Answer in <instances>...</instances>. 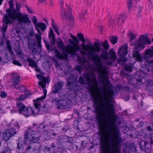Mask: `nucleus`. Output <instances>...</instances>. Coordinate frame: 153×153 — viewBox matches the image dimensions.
Masks as SVG:
<instances>
[{"label":"nucleus","mask_w":153,"mask_h":153,"mask_svg":"<svg viewBox=\"0 0 153 153\" xmlns=\"http://www.w3.org/2000/svg\"><path fill=\"white\" fill-rule=\"evenodd\" d=\"M149 61H147L145 62L142 65V67L144 69L145 71H147V72H149L150 70H152Z\"/></svg>","instance_id":"obj_27"},{"label":"nucleus","mask_w":153,"mask_h":153,"mask_svg":"<svg viewBox=\"0 0 153 153\" xmlns=\"http://www.w3.org/2000/svg\"><path fill=\"white\" fill-rule=\"evenodd\" d=\"M32 22L35 25V27H36L38 23H37V20L36 17L35 16H33L32 18Z\"/></svg>","instance_id":"obj_59"},{"label":"nucleus","mask_w":153,"mask_h":153,"mask_svg":"<svg viewBox=\"0 0 153 153\" xmlns=\"http://www.w3.org/2000/svg\"><path fill=\"white\" fill-rule=\"evenodd\" d=\"M109 54L110 56V60L113 59V62H115L117 58L115 52L114 51L113 49H111L109 50Z\"/></svg>","instance_id":"obj_31"},{"label":"nucleus","mask_w":153,"mask_h":153,"mask_svg":"<svg viewBox=\"0 0 153 153\" xmlns=\"http://www.w3.org/2000/svg\"><path fill=\"white\" fill-rule=\"evenodd\" d=\"M71 78H69L67 79V86L68 88L70 90L73 89L77 86V77H76L74 80L71 81Z\"/></svg>","instance_id":"obj_17"},{"label":"nucleus","mask_w":153,"mask_h":153,"mask_svg":"<svg viewBox=\"0 0 153 153\" xmlns=\"http://www.w3.org/2000/svg\"><path fill=\"white\" fill-rule=\"evenodd\" d=\"M26 106L23 103L20 102H17L16 110L19 114H23Z\"/></svg>","instance_id":"obj_19"},{"label":"nucleus","mask_w":153,"mask_h":153,"mask_svg":"<svg viewBox=\"0 0 153 153\" xmlns=\"http://www.w3.org/2000/svg\"><path fill=\"white\" fill-rule=\"evenodd\" d=\"M15 88L16 89L19 90L21 92L27 93L29 91L26 90L25 87L22 85H20L18 86H15Z\"/></svg>","instance_id":"obj_36"},{"label":"nucleus","mask_w":153,"mask_h":153,"mask_svg":"<svg viewBox=\"0 0 153 153\" xmlns=\"http://www.w3.org/2000/svg\"><path fill=\"white\" fill-rule=\"evenodd\" d=\"M108 24L109 26H111L112 25L114 24L115 22V19L113 20L111 18V16H108Z\"/></svg>","instance_id":"obj_44"},{"label":"nucleus","mask_w":153,"mask_h":153,"mask_svg":"<svg viewBox=\"0 0 153 153\" xmlns=\"http://www.w3.org/2000/svg\"><path fill=\"white\" fill-rule=\"evenodd\" d=\"M150 143L147 141H141L139 144L141 150L147 153L150 152L151 145H153V136L149 139Z\"/></svg>","instance_id":"obj_11"},{"label":"nucleus","mask_w":153,"mask_h":153,"mask_svg":"<svg viewBox=\"0 0 153 153\" xmlns=\"http://www.w3.org/2000/svg\"><path fill=\"white\" fill-rule=\"evenodd\" d=\"M100 82L103 81L105 83H110V82L108 76L106 75H104L103 76H101L100 80Z\"/></svg>","instance_id":"obj_37"},{"label":"nucleus","mask_w":153,"mask_h":153,"mask_svg":"<svg viewBox=\"0 0 153 153\" xmlns=\"http://www.w3.org/2000/svg\"><path fill=\"white\" fill-rule=\"evenodd\" d=\"M126 146L128 149H130L134 150L135 152H137V151L136 149L137 147L135 146V144L134 142H130L126 145Z\"/></svg>","instance_id":"obj_35"},{"label":"nucleus","mask_w":153,"mask_h":153,"mask_svg":"<svg viewBox=\"0 0 153 153\" xmlns=\"http://www.w3.org/2000/svg\"><path fill=\"white\" fill-rule=\"evenodd\" d=\"M151 42L147 35H142L140 37L139 39L132 43L134 48L141 51L145 47L146 45H149Z\"/></svg>","instance_id":"obj_4"},{"label":"nucleus","mask_w":153,"mask_h":153,"mask_svg":"<svg viewBox=\"0 0 153 153\" xmlns=\"http://www.w3.org/2000/svg\"><path fill=\"white\" fill-rule=\"evenodd\" d=\"M5 33H2L3 35V39H5V40H6V43L7 45V50L11 54H13V52L12 49V46L11 45L10 41L9 40L7 39H5L6 37V35L5 34Z\"/></svg>","instance_id":"obj_20"},{"label":"nucleus","mask_w":153,"mask_h":153,"mask_svg":"<svg viewBox=\"0 0 153 153\" xmlns=\"http://www.w3.org/2000/svg\"><path fill=\"white\" fill-rule=\"evenodd\" d=\"M140 51L134 48L132 51V56L135 59L136 61L138 62L142 61V59L141 56V55L140 53Z\"/></svg>","instance_id":"obj_18"},{"label":"nucleus","mask_w":153,"mask_h":153,"mask_svg":"<svg viewBox=\"0 0 153 153\" xmlns=\"http://www.w3.org/2000/svg\"><path fill=\"white\" fill-rule=\"evenodd\" d=\"M124 90L126 91H129L131 92L132 91V89L128 86H124L123 87Z\"/></svg>","instance_id":"obj_63"},{"label":"nucleus","mask_w":153,"mask_h":153,"mask_svg":"<svg viewBox=\"0 0 153 153\" xmlns=\"http://www.w3.org/2000/svg\"><path fill=\"white\" fill-rule=\"evenodd\" d=\"M88 48H94V46L93 45L92 42H90L88 45H87L85 50H87Z\"/></svg>","instance_id":"obj_62"},{"label":"nucleus","mask_w":153,"mask_h":153,"mask_svg":"<svg viewBox=\"0 0 153 153\" xmlns=\"http://www.w3.org/2000/svg\"><path fill=\"white\" fill-rule=\"evenodd\" d=\"M31 148L32 147L31 146H28L27 148L25 153H36V150H33Z\"/></svg>","instance_id":"obj_42"},{"label":"nucleus","mask_w":153,"mask_h":153,"mask_svg":"<svg viewBox=\"0 0 153 153\" xmlns=\"http://www.w3.org/2000/svg\"><path fill=\"white\" fill-rule=\"evenodd\" d=\"M128 53V46L127 44H125L120 47L117 52V53L120 57L117 60L118 64H121L123 63L126 62L128 59L126 57Z\"/></svg>","instance_id":"obj_7"},{"label":"nucleus","mask_w":153,"mask_h":153,"mask_svg":"<svg viewBox=\"0 0 153 153\" xmlns=\"http://www.w3.org/2000/svg\"><path fill=\"white\" fill-rule=\"evenodd\" d=\"M17 15L11 19L12 21L17 20L18 23L22 25L23 24H26L30 23V20L27 14L23 15L21 13H19Z\"/></svg>","instance_id":"obj_10"},{"label":"nucleus","mask_w":153,"mask_h":153,"mask_svg":"<svg viewBox=\"0 0 153 153\" xmlns=\"http://www.w3.org/2000/svg\"><path fill=\"white\" fill-rule=\"evenodd\" d=\"M0 153H11V151L9 147H4L2 152Z\"/></svg>","instance_id":"obj_45"},{"label":"nucleus","mask_w":153,"mask_h":153,"mask_svg":"<svg viewBox=\"0 0 153 153\" xmlns=\"http://www.w3.org/2000/svg\"><path fill=\"white\" fill-rule=\"evenodd\" d=\"M21 6V5L20 3H18L17 2L16 3V9H13V17L17 15H18V14H17L19 13H21L19 12L20 11Z\"/></svg>","instance_id":"obj_30"},{"label":"nucleus","mask_w":153,"mask_h":153,"mask_svg":"<svg viewBox=\"0 0 153 153\" xmlns=\"http://www.w3.org/2000/svg\"><path fill=\"white\" fill-rule=\"evenodd\" d=\"M16 133L15 129L13 128L6 130L2 133L3 139L4 140L7 141L13 137Z\"/></svg>","instance_id":"obj_12"},{"label":"nucleus","mask_w":153,"mask_h":153,"mask_svg":"<svg viewBox=\"0 0 153 153\" xmlns=\"http://www.w3.org/2000/svg\"><path fill=\"white\" fill-rule=\"evenodd\" d=\"M88 73H84L82 74V76L85 77L87 82L88 87L87 89L88 92L90 94L91 97L93 99V106L94 108V112L96 114V118L99 122H101L102 120V116L100 113H99V108L98 106L99 103L100 102L99 98L97 96V95L93 92V89L94 88V85L92 83V81L90 78Z\"/></svg>","instance_id":"obj_1"},{"label":"nucleus","mask_w":153,"mask_h":153,"mask_svg":"<svg viewBox=\"0 0 153 153\" xmlns=\"http://www.w3.org/2000/svg\"><path fill=\"white\" fill-rule=\"evenodd\" d=\"M33 127L29 128L26 131L23 142L24 144L27 143L29 142L30 143H34L33 145L37 144L36 143V139L39 137V134L38 132L33 130Z\"/></svg>","instance_id":"obj_3"},{"label":"nucleus","mask_w":153,"mask_h":153,"mask_svg":"<svg viewBox=\"0 0 153 153\" xmlns=\"http://www.w3.org/2000/svg\"><path fill=\"white\" fill-rule=\"evenodd\" d=\"M77 83H79L81 85H85L86 84L84 78L81 76L79 77L78 80L77 81Z\"/></svg>","instance_id":"obj_46"},{"label":"nucleus","mask_w":153,"mask_h":153,"mask_svg":"<svg viewBox=\"0 0 153 153\" xmlns=\"http://www.w3.org/2000/svg\"><path fill=\"white\" fill-rule=\"evenodd\" d=\"M79 55V53H76V52L74 51H73L71 53V56H78Z\"/></svg>","instance_id":"obj_64"},{"label":"nucleus","mask_w":153,"mask_h":153,"mask_svg":"<svg viewBox=\"0 0 153 153\" xmlns=\"http://www.w3.org/2000/svg\"><path fill=\"white\" fill-rule=\"evenodd\" d=\"M127 7L128 12L130 13L132 10V0H127Z\"/></svg>","instance_id":"obj_38"},{"label":"nucleus","mask_w":153,"mask_h":153,"mask_svg":"<svg viewBox=\"0 0 153 153\" xmlns=\"http://www.w3.org/2000/svg\"><path fill=\"white\" fill-rule=\"evenodd\" d=\"M82 42V44H81V46L84 50H86V48L87 45L85 44V39L81 41Z\"/></svg>","instance_id":"obj_57"},{"label":"nucleus","mask_w":153,"mask_h":153,"mask_svg":"<svg viewBox=\"0 0 153 153\" xmlns=\"http://www.w3.org/2000/svg\"><path fill=\"white\" fill-rule=\"evenodd\" d=\"M153 56L152 49L149 48L147 49L145 52L144 54L143 55V58L144 59H148L152 57Z\"/></svg>","instance_id":"obj_25"},{"label":"nucleus","mask_w":153,"mask_h":153,"mask_svg":"<svg viewBox=\"0 0 153 153\" xmlns=\"http://www.w3.org/2000/svg\"><path fill=\"white\" fill-rule=\"evenodd\" d=\"M35 28H40L42 31H45L46 28V26L45 23L41 22L38 23L35 27Z\"/></svg>","instance_id":"obj_34"},{"label":"nucleus","mask_w":153,"mask_h":153,"mask_svg":"<svg viewBox=\"0 0 153 153\" xmlns=\"http://www.w3.org/2000/svg\"><path fill=\"white\" fill-rule=\"evenodd\" d=\"M3 25H4L1 28V31L2 33H5L6 32L8 25H11L12 24V21L10 18H8L6 15H4L2 20Z\"/></svg>","instance_id":"obj_13"},{"label":"nucleus","mask_w":153,"mask_h":153,"mask_svg":"<svg viewBox=\"0 0 153 153\" xmlns=\"http://www.w3.org/2000/svg\"><path fill=\"white\" fill-rule=\"evenodd\" d=\"M108 53L107 51L103 50L101 53V56L103 58H107Z\"/></svg>","instance_id":"obj_50"},{"label":"nucleus","mask_w":153,"mask_h":153,"mask_svg":"<svg viewBox=\"0 0 153 153\" xmlns=\"http://www.w3.org/2000/svg\"><path fill=\"white\" fill-rule=\"evenodd\" d=\"M117 37L114 36H111L110 38V42L113 44H114L117 42Z\"/></svg>","instance_id":"obj_41"},{"label":"nucleus","mask_w":153,"mask_h":153,"mask_svg":"<svg viewBox=\"0 0 153 153\" xmlns=\"http://www.w3.org/2000/svg\"><path fill=\"white\" fill-rule=\"evenodd\" d=\"M53 101L56 103L57 108L59 109H63L67 108L66 102H64L61 99H55L53 100Z\"/></svg>","instance_id":"obj_16"},{"label":"nucleus","mask_w":153,"mask_h":153,"mask_svg":"<svg viewBox=\"0 0 153 153\" xmlns=\"http://www.w3.org/2000/svg\"><path fill=\"white\" fill-rule=\"evenodd\" d=\"M45 46L48 50L54 51L56 57L60 59H67L68 57V51H64L62 54L56 48H52L50 46L49 43L45 40L43 39Z\"/></svg>","instance_id":"obj_8"},{"label":"nucleus","mask_w":153,"mask_h":153,"mask_svg":"<svg viewBox=\"0 0 153 153\" xmlns=\"http://www.w3.org/2000/svg\"><path fill=\"white\" fill-rule=\"evenodd\" d=\"M48 36L50 41L52 44H54L55 42V38L54 33L51 28H50Z\"/></svg>","instance_id":"obj_26"},{"label":"nucleus","mask_w":153,"mask_h":153,"mask_svg":"<svg viewBox=\"0 0 153 153\" xmlns=\"http://www.w3.org/2000/svg\"><path fill=\"white\" fill-rule=\"evenodd\" d=\"M34 114V111L33 108L29 106L26 107L23 114L28 117L30 116V115Z\"/></svg>","instance_id":"obj_23"},{"label":"nucleus","mask_w":153,"mask_h":153,"mask_svg":"<svg viewBox=\"0 0 153 153\" xmlns=\"http://www.w3.org/2000/svg\"><path fill=\"white\" fill-rule=\"evenodd\" d=\"M108 104V107L107 106L105 107L106 108H105L104 106H102L101 107H99L100 102L98 104V106L100 109L99 113H100L102 115V120L100 122L98 121L96 118V119L98 121V124L100 127H102L103 125V118L102 114L101 113H100V111L105 112H106V111L107 112L109 111V113L111 117H112V119L114 120L115 121H117V120H119V119L118 115L116 114L115 109L114 107L113 104L110 102H109Z\"/></svg>","instance_id":"obj_2"},{"label":"nucleus","mask_w":153,"mask_h":153,"mask_svg":"<svg viewBox=\"0 0 153 153\" xmlns=\"http://www.w3.org/2000/svg\"><path fill=\"white\" fill-rule=\"evenodd\" d=\"M64 85V82L62 81H59L55 83L52 88V93L54 94L59 93V91L62 89Z\"/></svg>","instance_id":"obj_15"},{"label":"nucleus","mask_w":153,"mask_h":153,"mask_svg":"<svg viewBox=\"0 0 153 153\" xmlns=\"http://www.w3.org/2000/svg\"><path fill=\"white\" fill-rule=\"evenodd\" d=\"M94 45L96 48V51L98 53H99L101 50V45L100 43L99 42H94Z\"/></svg>","instance_id":"obj_39"},{"label":"nucleus","mask_w":153,"mask_h":153,"mask_svg":"<svg viewBox=\"0 0 153 153\" xmlns=\"http://www.w3.org/2000/svg\"><path fill=\"white\" fill-rule=\"evenodd\" d=\"M147 3L149 5V9L151 10L153 9V4H152V1L150 0H149L148 1Z\"/></svg>","instance_id":"obj_60"},{"label":"nucleus","mask_w":153,"mask_h":153,"mask_svg":"<svg viewBox=\"0 0 153 153\" xmlns=\"http://www.w3.org/2000/svg\"><path fill=\"white\" fill-rule=\"evenodd\" d=\"M147 129L148 131H151L153 133V123L152 124L151 126H147Z\"/></svg>","instance_id":"obj_61"},{"label":"nucleus","mask_w":153,"mask_h":153,"mask_svg":"<svg viewBox=\"0 0 153 153\" xmlns=\"http://www.w3.org/2000/svg\"><path fill=\"white\" fill-rule=\"evenodd\" d=\"M88 56L89 58L91 59L94 61V66L95 69L98 70L101 67L104 70L106 69V67L103 66L100 57L98 55L95 54L94 51L89 52Z\"/></svg>","instance_id":"obj_5"},{"label":"nucleus","mask_w":153,"mask_h":153,"mask_svg":"<svg viewBox=\"0 0 153 153\" xmlns=\"http://www.w3.org/2000/svg\"><path fill=\"white\" fill-rule=\"evenodd\" d=\"M73 140L72 138L66 136H60L58 140V142L60 145L65 149V145L68 143H72Z\"/></svg>","instance_id":"obj_14"},{"label":"nucleus","mask_w":153,"mask_h":153,"mask_svg":"<svg viewBox=\"0 0 153 153\" xmlns=\"http://www.w3.org/2000/svg\"><path fill=\"white\" fill-rule=\"evenodd\" d=\"M57 45L59 47L63 49L64 47L63 43L62 40H61L60 41H57Z\"/></svg>","instance_id":"obj_53"},{"label":"nucleus","mask_w":153,"mask_h":153,"mask_svg":"<svg viewBox=\"0 0 153 153\" xmlns=\"http://www.w3.org/2000/svg\"><path fill=\"white\" fill-rule=\"evenodd\" d=\"M7 94L5 91H1V93L0 96L1 98H5L7 97Z\"/></svg>","instance_id":"obj_58"},{"label":"nucleus","mask_w":153,"mask_h":153,"mask_svg":"<svg viewBox=\"0 0 153 153\" xmlns=\"http://www.w3.org/2000/svg\"><path fill=\"white\" fill-rule=\"evenodd\" d=\"M44 96V95L39 98L37 99L35 101H34V105L35 108H36V109H37L41 107V104L39 102V101L40 100V101H42L45 98L43 99L42 100V99L41 98Z\"/></svg>","instance_id":"obj_33"},{"label":"nucleus","mask_w":153,"mask_h":153,"mask_svg":"<svg viewBox=\"0 0 153 153\" xmlns=\"http://www.w3.org/2000/svg\"><path fill=\"white\" fill-rule=\"evenodd\" d=\"M20 78L19 76L15 75L12 76V82L13 83V85L16 86L19 83Z\"/></svg>","instance_id":"obj_32"},{"label":"nucleus","mask_w":153,"mask_h":153,"mask_svg":"<svg viewBox=\"0 0 153 153\" xmlns=\"http://www.w3.org/2000/svg\"><path fill=\"white\" fill-rule=\"evenodd\" d=\"M13 63L15 65H18L19 66H21L22 65L19 60H17L15 59H14L13 62Z\"/></svg>","instance_id":"obj_55"},{"label":"nucleus","mask_w":153,"mask_h":153,"mask_svg":"<svg viewBox=\"0 0 153 153\" xmlns=\"http://www.w3.org/2000/svg\"><path fill=\"white\" fill-rule=\"evenodd\" d=\"M17 148L18 150L22 149L24 148L23 145L22 144L20 141H18V142L17 143Z\"/></svg>","instance_id":"obj_52"},{"label":"nucleus","mask_w":153,"mask_h":153,"mask_svg":"<svg viewBox=\"0 0 153 153\" xmlns=\"http://www.w3.org/2000/svg\"><path fill=\"white\" fill-rule=\"evenodd\" d=\"M59 4H60L61 7L60 16L63 21H67L68 19H69L72 20L73 19V18L72 16V10L70 6L69 5L68 6L67 4L66 3V6L69 10L68 13L69 16H68V14L66 13L65 10L63 7L64 2L63 0H60Z\"/></svg>","instance_id":"obj_6"},{"label":"nucleus","mask_w":153,"mask_h":153,"mask_svg":"<svg viewBox=\"0 0 153 153\" xmlns=\"http://www.w3.org/2000/svg\"><path fill=\"white\" fill-rule=\"evenodd\" d=\"M26 61L29 62L28 65L32 68H36L38 67L36 62L33 59L28 58L27 59Z\"/></svg>","instance_id":"obj_29"},{"label":"nucleus","mask_w":153,"mask_h":153,"mask_svg":"<svg viewBox=\"0 0 153 153\" xmlns=\"http://www.w3.org/2000/svg\"><path fill=\"white\" fill-rule=\"evenodd\" d=\"M77 60L78 62H80L81 63V65L76 66L75 67V68L79 73H81L82 70V67L81 66H83L85 65V60L83 59L82 58L78 56L77 58Z\"/></svg>","instance_id":"obj_21"},{"label":"nucleus","mask_w":153,"mask_h":153,"mask_svg":"<svg viewBox=\"0 0 153 153\" xmlns=\"http://www.w3.org/2000/svg\"><path fill=\"white\" fill-rule=\"evenodd\" d=\"M116 19V23L119 25H121L126 19L125 15L124 14H121L119 16L118 19L117 18Z\"/></svg>","instance_id":"obj_28"},{"label":"nucleus","mask_w":153,"mask_h":153,"mask_svg":"<svg viewBox=\"0 0 153 153\" xmlns=\"http://www.w3.org/2000/svg\"><path fill=\"white\" fill-rule=\"evenodd\" d=\"M10 4V7L9 8L7 9L6 10L7 15H6L8 16V18H10L11 19L13 15V9L14 6L13 4Z\"/></svg>","instance_id":"obj_22"},{"label":"nucleus","mask_w":153,"mask_h":153,"mask_svg":"<svg viewBox=\"0 0 153 153\" xmlns=\"http://www.w3.org/2000/svg\"><path fill=\"white\" fill-rule=\"evenodd\" d=\"M70 129L69 126L68 125H65L62 128V133L68 131Z\"/></svg>","instance_id":"obj_51"},{"label":"nucleus","mask_w":153,"mask_h":153,"mask_svg":"<svg viewBox=\"0 0 153 153\" xmlns=\"http://www.w3.org/2000/svg\"><path fill=\"white\" fill-rule=\"evenodd\" d=\"M35 36L37 42H41L42 37L41 36L38 35V34H36Z\"/></svg>","instance_id":"obj_56"},{"label":"nucleus","mask_w":153,"mask_h":153,"mask_svg":"<svg viewBox=\"0 0 153 153\" xmlns=\"http://www.w3.org/2000/svg\"><path fill=\"white\" fill-rule=\"evenodd\" d=\"M36 76L39 79L40 82H39V85L41 86L44 92V96L41 98L42 99L45 98L47 94V90L45 89L46 84L49 83L50 80H49V77H47L46 78L43 76L41 74H37Z\"/></svg>","instance_id":"obj_9"},{"label":"nucleus","mask_w":153,"mask_h":153,"mask_svg":"<svg viewBox=\"0 0 153 153\" xmlns=\"http://www.w3.org/2000/svg\"><path fill=\"white\" fill-rule=\"evenodd\" d=\"M100 145L102 151H104L106 146V139L103 135L100 136Z\"/></svg>","instance_id":"obj_24"},{"label":"nucleus","mask_w":153,"mask_h":153,"mask_svg":"<svg viewBox=\"0 0 153 153\" xmlns=\"http://www.w3.org/2000/svg\"><path fill=\"white\" fill-rule=\"evenodd\" d=\"M128 36L130 37V42H132L133 40L135 39L136 38V36L133 35V33L131 32L130 33L128 34Z\"/></svg>","instance_id":"obj_48"},{"label":"nucleus","mask_w":153,"mask_h":153,"mask_svg":"<svg viewBox=\"0 0 153 153\" xmlns=\"http://www.w3.org/2000/svg\"><path fill=\"white\" fill-rule=\"evenodd\" d=\"M123 87V85L121 84H117L115 86L114 89L116 93H118Z\"/></svg>","instance_id":"obj_40"},{"label":"nucleus","mask_w":153,"mask_h":153,"mask_svg":"<svg viewBox=\"0 0 153 153\" xmlns=\"http://www.w3.org/2000/svg\"><path fill=\"white\" fill-rule=\"evenodd\" d=\"M77 36L78 38L80 41H82L84 39L83 34L81 33H79L77 34Z\"/></svg>","instance_id":"obj_54"},{"label":"nucleus","mask_w":153,"mask_h":153,"mask_svg":"<svg viewBox=\"0 0 153 153\" xmlns=\"http://www.w3.org/2000/svg\"><path fill=\"white\" fill-rule=\"evenodd\" d=\"M102 45L105 49H108L109 48V45L107 40H105L104 42H102Z\"/></svg>","instance_id":"obj_43"},{"label":"nucleus","mask_w":153,"mask_h":153,"mask_svg":"<svg viewBox=\"0 0 153 153\" xmlns=\"http://www.w3.org/2000/svg\"><path fill=\"white\" fill-rule=\"evenodd\" d=\"M45 108H46L45 106H44L43 107H40L37 110H38V111L40 113H45V112H46L45 110Z\"/></svg>","instance_id":"obj_49"},{"label":"nucleus","mask_w":153,"mask_h":153,"mask_svg":"<svg viewBox=\"0 0 153 153\" xmlns=\"http://www.w3.org/2000/svg\"><path fill=\"white\" fill-rule=\"evenodd\" d=\"M124 68L125 70L128 71L130 72L132 71V68L131 65H125L124 66Z\"/></svg>","instance_id":"obj_47"}]
</instances>
